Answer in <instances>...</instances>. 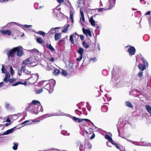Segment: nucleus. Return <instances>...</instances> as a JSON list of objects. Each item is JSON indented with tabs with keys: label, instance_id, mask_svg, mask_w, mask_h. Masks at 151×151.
Listing matches in <instances>:
<instances>
[{
	"label": "nucleus",
	"instance_id": "obj_24",
	"mask_svg": "<svg viewBox=\"0 0 151 151\" xmlns=\"http://www.w3.org/2000/svg\"><path fill=\"white\" fill-rule=\"evenodd\" d=\"M32 53H35L37 55H38L39 53L38 50L36 49H33L31 50H29Z\"/></svg>",
	"mask_w": 151,
	"mask_h": 151
},
{
	"label": "nucleus",
	"instance_id": "obj_35",
	"mask_svg": "<svg viewBox=\"0 0 151 151\" xmlns=\"http://www.w3.org/2000/svg\"><path fill=\"white\" fill-rule=\"evenodd\" d=\"M36 33L38 34L42 35L43 37L45 36L46 34V33L42 31H39Z\"/></svg>",
	"mask_w": 151,
	"mask_h": 151
},
{
	"label": "nucleus",
	"instance_id": "obj_22",
	"mask_svg": "<svg viewBox=\"0 0 151 151\" xmlns=\"http://www.w3.org/2000/svg\"><path fill=\"white\" fill-rule=\"evenodd\" d=\"M89 22L91 24L92 26H95V21L93 19V17H91L89 19Z\"/></svg>",
	"mask_w": 151,
	"mask_h": 151
},
{
	"label": "nucleus",
	"instance_id": "obj_25",
	"mask_svg": "<svg viewBox=\"0 0 151 151\" xmlns=\"http://www.w3.org/2000/svg\"><path fill=\"white\" fill-rule=\"evenodd\" d=\"M60 70L56 69L53 70L54 74L55 75H58L60 74Z\"/></svg>",
	"mask_w": 151,
	"mask_h": 151
},
{
	"label": "nucleus",
	"instance_id": "obj_58",
	"mask_svg": "<svg viewBox=\"0 0 151 151\" xmlns=\"http://www.w3.org/2000/svg\"><path fill=\"white\" fill-rule=\"evenodd\" d=\"M108 9H105L103 8H100L99 9H98V11H103L104 10H108Z\"/></svg>",
	"mask_w": 151,
	"mask_h": 151
},
{
	"label": "nucleus",
	"instance_id": "obj_54",
	"mask_svg": "<svg viewBox=\"0 0 151 151\" xmlns=\"http://www.w3.org/2000/svg\"><path fill=\"white\" fill-rule=\"evenodd\" d=\"M27 75L30 74L31 72L30 71H28L27 70H26L25 71L23 72Z\"/></svg>",
	"mask_w": 151,
	"mask_h": 151
},
{
	"label": "nucleus",
	"instance_id": "obj_56",
	"mask_svg": "<svg viewBox=\"0 0 151 151\" xmlns=\"http://www.w3.org/2000/svg\"><path fill=\"white\" fill-rule=\"evenodd\" d=\"M119 150L120 151H125V149L122 146H120V148Z\"/></svg>",
	"mask_w": 151,
	"mask_h": 151
},
{
	"label": "nucleus",
	"instance_id": "obj_45",
	"mask_svg": "<svg viewBox=\"0 0 151 151\" xmlns=\"http://www.w3.org/2000/svg\"><path fill=\"white\" fill-rule=\"evenodd\" d=\"M8 81H9V83H12L13 82L15 81L16 79L14 78L13 79L10 78L9 79Z\"/></svg>",
	"mask_w": 151,
	"mask_h": 151
},
{
	"label": "nucleus",
	"instance_id": "obj_36",
	"mask_svg": "<svg viewBox=\"0 0 151 151\" xmlns=\"http://www.w3.org/2000/svg\"><path fill=\"white\" fill-rule=\"evenodd\" d=\"M9 78L6 77H5L4 78V85L5 86H8V85H7L6 84V83L8 82V81H9Z\"/></svg>",
	"mask_w": 151,
	"mask_h": 151
},
{
	"label": "nucleus",
	"instance_id": "obj_1",
	"mask_svg": "<svg viewBox=\"0 0 151 151\" xmlns=\"http://www.w3.org/2000/svg\"><path fill=\"white\" fill-rule=\"evenodd\" d=\"M27 110L32 113L37 114L39 111L40 108L37 106L32 104H29L28 106L27 107Z\"/></svg>",
	"mask_w": 151,
	"mask_h": 151
},
{
	"label": "nucleus",
	"instance_id": "obj_41",
	"mask_svg": "<svg viewBox=\"0 0 151 151\" xmlns=\"http://www.w3.org/2000/svg\"><path fill=\"white\" fill-rule=\"evenodd\" d=\"M83 46L86 48H88L89 46V44H87L86 42H83Z\"/></svg>",
	"mask_w": 151,
	"mask_h": 151
},
{
	"label": "nucleus",
	"instance_id": "obj_6",
	"mask_svg": "<svg viewBox=\"0 0 151 151\" xmlns=\"http://www.w3.org/2000/svg\"><path fill=\"white\" fill-rule=\"evenodd\" d=\"M32 104L35 105L37 106H38L40 108V111H42V106L40 104V102L38 100H34L32 101Z\"/></svg>",
	"mask_w": 151,
	"mask_h": 151
},
{
	"label": "nucleus",
	"instance_id": "obj_30",
	"mask_svg": "<svg viewBox=\"0 0 151 151\" xmlns=\"http://www.w3.org/2000/svg\"><path fill=\"white\" fill-rule=\"evenodd\" d=\"M105 138L106 139H108L109 142L112 141V139L111 137L107 134L105 135Z\"/></svg>",
	"mask_w": 151,
	"mask_h": 151
},
{
	"label": "nucleus",
	"instance_id": "obj_53",
	"mask_svg": "<svg viewBox=\"0 0 151 151\" xmlns=\"http://www.w3.org/2000/svg\"><path fill=\"white\" fill-rule=\"evenodd\" d=\"M27 75L30 74L31 72L30 71H28L27 70H26L25 71L23 72Z\"/></svg>",
	"mask_w": 151,
	"mask_h": 151
},
{
	"label": "nucleus",
	"instance_id": "obj_11",
	"mask_svg": "<svg viewBox=\"0 0 151 151\" xmlns=\"http://www.w3.org/2000/svg\"><path fill=\"white\" fill-rule=\"evenodd\" d=\"M38 75L37 74H32L30 75V77L28 78V80L33 78V81L34 82H35L37 80L38 78Z\"/></svg>",
	"mask_w": 151,
	"mask_h": 151
},
{
	"label": "nucleus",
	"instance_id": "obj_57",
	"mask_svg": "<svg viewBox=\"0 0 151 151\" xmlns=\"http://www.w3.org/2000/svg\"><path fill=\"white\" fill-rule=\"evenodd\" d=\"M12 23H14V24H16L17 25H18L19 26H20V27H22V25L21 24H18L17 23H16L15 22H12L11 23H9V24L8 23V24H11Z\"/></svg>",
	"mask_w": 151,
	"mask_h": 151
},
{
	"label": "nucleus",
	"instance_id": "obj_17",
	"mask_svg": "<svg viewBox=\"0 0 151 151\" xmlns=\"http://www.w3.org/2000/svg\"><path fill=\"white\" fill-rule=\"evenodd\" d=\"M60 27H56L55 28H52L49 31V33L51 34H53L55 33V29L60 28Z\"/></svg>",
	"mask_w": 151,
	"mask_h": 151
},
{
	"label": "nucleus",
	"instance_id": "obj_29",
	"mask_svg": "<svg viewBox=\"0 0 151 151\" xmlns=\"http://www.w3.org/2000/svg\"><path fill=\"white\" fill-rule=\"evenodd\" d=\"M145 108L149 114L151 115V107L149 105H146Z\"/></svg>",
	"mask_w": 151,
	"mask_h": 151
},
{
	"label": "nucleus",
	"instance_id": "obj_21",
	"mask_svg": "<svg viewBox=\"0 0 151 151\" xmlns=\"http://www.w3.org/2000/svg\"><path fill=\"white\" fill-rule=\"evenodd\" d=\"M61 35L60 33H56L55 34V40L57 41L60 39L61 37Z\"/></svg>",
	"mask_w": 151,
	"mask_h": 151
},
{
	"label": "nucleus",
	"instance_id": "obj_50",
	"mask_svg": "<svg viewBox=\"0 0 151 151\" xmlns=\"http://www.w3.org/2000/svg\"><path fill=\"white\" fill-rule=\"evenodd\" d=\"M43 91V90L42 88H40L38 90H37L36 92V93L37 94H40Z\"/></svg>",
	"mask_w": 151,
	"mask_h": 151
},
{
	"label": "nucleus",
	"instance_id": "obj_44",
	"mask_svg": "<svg viewBox=\"0 0 151 151\" xmlns=\"http://www.w3.org/2000/svg\"><path fill=\"white\" fill-rule=\"evenodd\" d=\"M22 82L20 81H19L18 82H16L14 84H12V86H16L18 85L21 84H22Z\"/></svg>",
	"mask_w": 151,
	"mask_h": 151
},
{
	"label": "nucleus",
	"instance_id": "obj_60",
	"mask_svg": "<svg viewBox=\"0 0 151 151\" xmlns=\"http://www.w3.org/2000/svg\"><path fill=\"white\" fill-rule=\"evenodd\" d=\"M82 111L83 112L84 114L87 115V114L86 112V109L85 108H82Z\"/></svg>",
	"mask_w": 151,
	"mask_h": 151
},
{
	"label": "nucleus",
	"instance_id": "obj_9",
	"mask_svg": "<svg viewBox=\"0 0 151 151\" xmlns=\"http://www.w3.org/2000/svg\"><path fill=\"white\" fill-rule=\"evenodd\" d=\"M128 51L130 55H132L135 54L136 50L134 47L131 46L128 49Z\"/></svg>",
	"mask_w": 151,
	"mask_h": 151
},
{
	"label": "nucleus",
	"instance_id": "obj_26",
	"mask_svg": "<svg viewBox=\"0 0 151 151\" xmlns=\"http://www.w3.org/2000/svg\"><path fill=\"white\" fill-rule=\"evenodd\" d=\"M48 115L47 116V117H51L53 116H58L60 115H64L63 114H60L59 113H56L54 114H48Z\"/></svg>",
	"mask_w": 151,
	"mask_h": 151
},
{
	"label": "nucleus",
	"instance_id": "obj_3",
	"mask_svg": "<svg viewBox=\"0 0 151 151\" xmlns=\"http://www.w3.org/2000/svg\"><path fill=\"white\" fill-rule=\"evenodd\" d=\"M79 35L75 32L72 35H71L70 37V40L72 44L74 43V40L76 41L78 38Z\"/></svg>",
	"mask_w": 151,
	"mask_h": 151
},
{
	"label": "nucleus",
	"instance_id": "obj_28",
	"mask_svg": "<svg viewBox=\"0 0 151 151\" xmlns=\"http://www.w3.org/2000/svg\"><path fill=\"white\" fill-rule=\"evenodd\" d=\"M61 134L65 136H69L70 135L69 133H68L67 131L65 130H62L61 132Z\"/></svg>",
	"mask_w": 151,
	"mask_h": 151
},
{
	"label": "nucleus",
	"instance_id": "obj_64",
	"mask_svg": "<svg viewBox=\"0 0 151 151\" xmlns=\"http://www.w3.org/2000/svg\"><path fill=\"white\" fill-rule=\"evenodd\" d=\"M4 82H1L0 83V87H1L3 86H5L4 85Z\"/></svg>",
	"mask_w": 151,
	"mask_h": 151
},
{
	"label": "nucleus",
	"instance_id": "obj_51",
	"mask_svg": "<svg viewBox=\"0 0 151 151\" xmlns=\"http://www.w3.org/2000/svg\"><path fill=\"white\" fill-rule=\"evenodd\" d=\"M5 77L9 78L10 77V74L9 72H6L5 73Z\"/></svg>",
	"mask_w": 151,
	"mask_h": 151
},
{
	"label": "nucleus",
	"instance_id": "obj_42",
	"mask_svg": "<svg viewBox=\"0 0 151 151\" xmlns=\"http://www.w3.org/2000/svg\"><path fill=\"white\" fill-rule=\"evenodd\" d=\"M1 70L2 73H5L6 72L5 67L3 65H2V68Z\"/></svg>",
	"mask_w": 151,
	"mask_h": 151
},
{
	"label": "nucleus",
	"instance_id": "obj_34",
	"mask_svg": "<svg viewBox=\"0 0 151 151\" xmlns=\"http://www.w3.org/2000/svg\"><path fill=\"white\" fill-rule=\"evenodd\" d=\"M31 63L29 59H26L23 62V63L24 65H27Z\"/></svg>",
	"mask_w": 151,
	"mask_h": 151
},
{
	"label": "nucleus",
	"instance_id": "obj_62",
	"mask_svg": "<svg viewBox=\"0 0 151 151\" xmlns=\"http://www.w3.org/2000/svg\"><path fill=\"white\" fill-rule=\"evenodd\" d=\"M86 107L89 111H90L91 110V107L89 105H87Z\"/></svg>",
	"mask_w": 151,
	"mask_h": 151
},
{
	"label": "nucleus",
	"instance_id": "obj_8",
	"mask_svg": "<svg viewBox=\"0 0 151 151\" xmlns=\"http://www.w3.org/2000/svg\"><path fill=\"white\" fill-rule=\"evenodd\" d=\"M40 121L39 120H37V121H36L35 119L33 120H26V121L23 122H22L21 124V125H22L23 126H24L25 125L30 124H32V122L30 123L29 124H28V123L29 122H40Z\"/></svg>",
	"mask_w": 151,
	"mask_h": 151
},
{
	"label": "nucleus",
	"instance_id": "obj_38",
	"mask_svg": "<svg viewBox=\"0 0 151 151\" xmlns=\"http://www.w3.org/2000/svg\"><path fill=\"white\" fill-rule=\"evenodd\" d=\"M14 146L12 147L13 149L14 150H16L17 149L18 144L14 142L13 143Z\"/></svg>",
	"mask_w": 151,
	"mask_h": 151
},
{
	"label": "nucleus",
	"instance_id": "obj_63",
	"mask_svg": "<svg viewBox=\"0 0 151 151\" xmlns=\"http://www.w3.org/2000/svg\"><path fill=\"white\" fill-rule=\"evenodd\" d=\"M9 104L8 103H6L5 105V107L8 109H9Z\"/></svg>",
	"mask_w": 151,
	"mask_h": 151
},
{
	"label": "nucleus",
	"instance_id": "obj_23",
	"mask_svg": "<svg viewBox=\"0 0 151 151\" xmlns=\"http://www.w3.org/2000/svg\"><path fill=\"white\" fill-rule=\"evenodd\" d=\"M125 105L129 108H133V106L132 104L129 101H126L125 103Z\"/></svg>",
	"mask_w": 151,
	"mask_h": 151
},
{
	"label": "nucleus",
	"instance_id": "obj_5",
	"mask_svg": "<svg viewBox=\"0 0 151 151\" xmlns=\"http://www.w3.org/2000/svg\"><path fill=\"white\" fill-rule=\"evenodd\" d=\"M73 119L76 122H82L83 121H88L90 122H91L93 125H94L93 123L90 120L86 119H79L78 118H77L76 117L73 116Z\"/></svg>",
	"mask_w": 151,
	"mask_h": 151
},
{
	"label": "nucleus",
	"instance_id": "obj_10",
	"mask_svg": "<svg viewBox=\"0 0 151 151\" xmlns=\"http://www.w3.org/2000/svg\"><path fill=\"white\" fill-rule=\"evenodd\" d=\"M16 47L18 48L16 50V52H17V56H22L23 53L22 47L21 46H18Z\"/></svg>",
	"mask_w": 151,
	"mask_h": 151
},
{
	"label": "nucleus",
	"instance_id": "obj_33",
	"mask_svg": "<svg viewBox=\"0 0 151 151\" xmlns=\"http://www.w3.org/2000/svg\"><path fill=\"white\" fill-rule=\"evenodd\" d=\"M37 41L38 43L40 44H42L44 42L43 40L41 37H39L37 38Z\"/></svg>",
	"mask_w": 151,
	"mask_h": 151
},
{
	"label": "nucleus",
	"instance_id": "obj_31",
	"mask_svg": "<svg viewBox=\"0 0 151 151\" xmlns=\"http://www.w3.org/2000/svg\"><path fill=\"white\" fill-rule=\"evenodd\" d=\"M70 18L72 21V22H73V13L72 11L71 10H70Z\"/></svg>",
	"mask_w": 151,
	"mask_h": 151
},
{
	"label": "nucleus",
	"instance_id": "obj_55",
	"mask_svg": "<svg viewBox=\"0 0 151 151\" xmlns=\"http://www.w3.org/2000/svg\"><path fill=\"white\" fill-rule=\"evenodd\" d=\"M89 60L90 61L92 60L93 62H95L96 61L97 59L96 58H90Z\"/></svg>",
	"mask_w": 151,
	"mask_h": 151
},
{
	"label": "nucleus",
	"instance_id": "obj_18",
	"mask_svg": "<svg viewBox=\"0 0 151 151\" xmlns=\"http://www.w3.org/2000/svg\"><path fill=\"white\" fill-rule=\"evenodd\" d=\"M80 12L81 15V17L80 18V19L83 22H84L85 21V19L84 17V14L83 11V10H82L81 9H80Z\"/></svg>",
	"mask_w": 151,
	"mask_h": 151
},
{
	"label": "nucleus",
	"instance_id": "obj_19",
	"mask_svg": "<svg viewBox=\"0 0 151 151\" xmlns=\"http://www.w3.org/2000/svg\"><path fill=\"white\" fill-rule=\"evenodd\" d=\"M138 68L142 71L144 70L146 68V66L145 65H142L141 64H139L138 65Z\"/></svg>",
	"mask_w": 151,
	"mask_h": 151
},
{
	"label": "nucleus",
	"instance_id": "obj_7",
	"mask_svg": "<svg viewBox=\"0 0 151 151\" xmlns=\"http://www.w3.org/2000/svg\"><path fill=\"white\" fill-rule=\"evenodd\" d=\"M116 0H108V6H109L108 9H111L115 5Z\"/></svg>",
	"mask_w": 151,
	"mask_h": 151
},
{
	"label": "nucleus",
	"instance_id": "obj_49",
	"mask_svg": "<svg viewBox=\"0 0 151 151\" xmlns=\"http://www.w3.org/2000/svg\"><path fill=\"white\" fill-rule=\"evenodd\" d=\"M83 148V146L82 144H80L79 146V150L80 151H82V150Z\"/></svg>",
	"mask_w": 151,
	"mask_h": 151
},
{
	"label": "nucleus",
	"instance_id": "obj_32",
	"mask_svg": "<svg viewBox=\"0 0 151 151\" xmlns=\"http://www.w3.org/2000/svg\"><path fill=\"white\" fill-rule=\"evenodd\" d=\"M105 98H104L103 99L104 102H106V100L107 101H109L111 99V98L109 97L106 94L105 95Z\"/></svg>",
	"mask_w": 151,
	"mask_h": 151
},
{
	"label": "nucleus",
	"instance_id": "obj_59",
	"mask_svg": "<svg viewBox=\"0 0 151 151\" xmlns=\"http://www.w3.org/2000/svg\"><path fill=\"white\" fill-rule=\"evenodd\" d=\"M77 112H78L80 113V114H78V115H80L82 114V112L81 111H79L78 110V109H76L75 110L76 113V114H77Z\"/></svg>",
	"mask_w": 151,
	"mask_h": 151
},
{
	"label": "nucleus",
	"instance_id": "obj_39",
	"mask_svg": "<svg viewBox=\"0 0 151 151\" xmlns=\"http://www.w3.org/2000/svg\"><path fill=\"white\" fill-rule=\"evenodd\" d=\"M142 60L143 62L144 65H145V66H147L148 65V63L146 61V60L144 58H142Z\"/></svg>",
	"mask_w": 151,
	"mask_h": 151
},
{
	"label": "nucleus",
	"instance_id": "obj_61",
	"mask_svg": "<svg viewBox=\"0 0 151 151\" xmlns=\"http://www.w3.org/2000/svg\"><path fill=\"white\" fill-rule=\"evenodd\" d=\"M22 70H19L18 72V74L20 76L22 75Z\"/></svg>",
	"mask_w": 151,
	"mask_h": 151
},
{
	"label": "nucleus",
	"instance_id": "obj_15",
	"mask_svg": "<svg viewBox=\"0 0 151 151\" xmlns=\"http://www.w3.org/2000/svg\"><path fill=\"white\" fill-rule=\"evenodd\" d=\"M0 32L4 34H7L8 35H10L11 34V31L8 30H1L0 31Z\"/></svg>",
	"mask_w": 151,
	"mask_h": 151
},
{
	"label": "nucleus",
	"instance_id": "obj_13",
	"mask_svg": "<svg viewBox=\"0 0 151 151\" xmlns=\"http://www.w3.org/2000/svg\"><path fill=\"white\" fill-rule=\"evenodd\" d=\"M83 34L86 35V36L88 35L89 36L91 37V31L89 29H85V28H83Z\"/></svg>",
	"mask_w": 151,
	"mask_h": 151
},
{
	"label": "nucleus",
	"instance_id": "obj_46",
	"mask_svg": "<svg viewBox=\"0 0 151 151\" xmlns=\"http://www.w3.org/2000/svg\"><path fill=\"white\" fill-rule=\"evenodd\" d=\"M26 66L25 65H23L21 67V68L20 70L23 72H24L26 70Z\"/></svg>",
	"mask_w": 151,
	"mask_h": 151
},
{
	"label": "nucleus",
	"instance_id": "obj_48",
	"mask_svg": "<svg viewBox=\"0 0 151 151\" xmlns=\"http://www.w3.org/2000/svg\"><path fill=\"white\" fill-rule=\"evenodd\" d=\"M10 72L11 75H13L14 73V71L11 66L10 67Z\"/></svg>",
	"mask_w": 151,
	"mask_h": 151
},
{
	"label": "nucleus",
	"instance_id": "obj_12",
	"mask_svg": "<svg viewBox=\"0 0 151 151\" xmlns=\"http://www.w3.org/2000/svg\"><path fill=\"white\" fill-rule=\"evenodd\" d=\"M16 128V127H15L11 129H9L7 130L5 132H4L3 134H1L2 135H7L9 134L12 133L15 130V129Z\"/></svg>",
	"mask_w": 151,
	"mask_h": 151
},
{
	"label": "nucleus",
	"instance_id": "obj_4",
	"mask_svg": "<svg viewBox=\"0 0 151 151\" xmlns=\"http://www.w3.org/2000/svg\"><path fill=\"white\" fill-rule=\"evenodd\" d=\"M18 48V47H14L9 50L7 53V55L9 57L12 58L15 55V52H16V50Z\"/></svg>",
	"mask_w": 151,
	"mask_h": 151
},
{
	"label": "nucleus",
	"instance_id": "obj_52",
	"mask_svg": "<svg viewBox=\"0 0 151 151\" xmlns=\"http://www.w3.org/2000/svg\"><path fill=\"white\" fill-rule=\"evenodd\" d=\"M83 58V56H80L79 57L76 58V60L78 61H80Z\"/></svg>",
	"mask_w": 151,
	"mask_h": 151
},
{
	"label": "nucleus",
	"instance_id": "obj_27",
	"mask_svg": "<svg viewBox=\"0 0 151 151\" xmlns=\"http://www.w3.org/2000/svg\"><path fill=\"white\" fill-rule=\"evenodd\" d=\"M46 46L47 48L51 50L52 51H54L55 50L51 44H47L46 45Z\"/></svg>",
	"mask_w": 151,
	"mask_h": 151
},
{
	"label": "nucleus",
	"instance_id": "obj_37",
	"mask_svg": "<svg viewBox=\"0 0 151 151\" xmlns=\"http://www.w3.org/2000/svg\"><path fill=\"white\" fill-rule=\"evenodd\" d=\"M69 26V25L68 24L62 30L63 32L66 33L68 30V28Z\"/></svg>",
	"mask_w": 151,
	"mask_h": 151
},
{
	"label": "nucleus",
	"instance_id": "obj_20",
	"mask_svg": "<svg viewBox=\"0 0 151 151\" xmlns=\"http://www.w3.org/2000/svg\"><path fill=\"white\" fill-rule=\"evenodd\" d=\"M101 110L102 111L105 112L107 111L108 110V106L106 105H104L101 107Z\"/></svg>",
	"mask_w": 151,
	"mask_h": 151
},
{
	"label": "nucleus",
	"instance_id": "obj_2",
	"mask_svg": "<svg viewBox=\"0 0 151 151\" xmlns=\"http://www.w3.org/2000/svg\"><path fill=\"white\" fill-rule=\"evenodd\" d=\"M50 83H47L44 86V88L47 90L49 93H51L53 91V88L56 84L55 81L53 79L50 80Z\"/></svg>",
	"mask_w": 151,
	"mask_h": 151
},
{
	"label": "nucleus",
	"instance_id": "obj_43",
	"mask_svg": "<svg viewBox=\"0 0 151 151\" xmlns=\"http://www.w3.org/2000/svg\"><path fill=\"white\" fill-rule=\"evenodd\" d=\"M22 26L23 27L27 28V29H29L30 27H32V25H28L25 24L23 25Z\"/></svg>",
	"mask_w": 151,
	"mask_h": 151
},
{
	"label": "nucleus",
	"instance_id": "obj_16",
	"mask_svg": "<svg viewBox=\"0 0 151 151\" xmlns=\"http://www.w3.org/2000/svg\"><path fill=\"white\" fill-rule=\"evenodd\" d=\"M84 50H85L83 48L80 47L77 51L78 53L80 55V56H83Z\"/></svg>",
	"mask_w": 151,
	"mask_h": 151
},
{
	"label": "nucleus",
	"instance_id": "obj_14",
	"mask_svg": "<svg viewBox=\"0 0 151 151\" xmlns=\"http://www.w3.org/2000/svg\"><path fill=\"white\" fill-rule=\"evenodd\" d=\"M92 147L91 144L88 142L86 143L85 144V148H84V151H86L87 148L90 149Z\"/></svg>",
	"mask_w": 151,
	"mask_h": 151
},
{
	"label": "nucleus",
	"instance_id": "obj_47",
	"mask_svg": "<svg viewBox=\"0 0 151 151\" xmlns=\"http://www.w3.org/2000/svg\"><path fill=\"white\" fill-rule=\"evenodd\" d=\"M143 71L141 70L139 71L138 74V76L139 77H141L143 75Z\"/></svg>",
	"mask_w": 151,
	"mask_h": 151
},
{
	"label": "nucleus",
	"instance_id": "obj_40",
	"mask_svg": "<svg viewBox=\"0 0 151 151\" xmlns=\"http://www.w3.org/2000/svg\"><path fill=\"white\" fill-rule=\"evenodd\" d=\"M62 74L64 76H67L68 73L67 71L64 70H62L61 72Z\"/></svg>",
	"mask_w": 151,
	"mask_h": 151
}]
</instances>
